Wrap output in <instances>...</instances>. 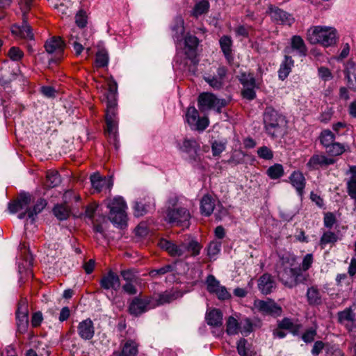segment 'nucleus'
<instances>
[{
  "label": "nucleus",
  "mask_w": 356,
  "mask_h": 356,
  "mask_svg": "<svg viewBox=\"0 0 356 356\" xmlns=\"http://www.w3.org/2000/svg\"><path fill=\"white\" fill-rule=\"evenodd\" d=\"M281 266L277 270L280 281L286 286L292 288L299 283L307 281V275L301 269L295 267L296 257L292 254H285L281 257Z\"/></svg>",
  "instance_id": "f257e3e1"
},
{
  "label": "nucleus",
  "mask_w": 356,
  "mask_h": 356,
  "mask_svg": "<svg viewBox=\"0 0 356 356\" xmlns=\"http://www.w3.org/2000/svg\"><path fill=\"white\" fill-rule=\"evenodd\" d=\"M31 202V195L28 192L22 191L16 200L8 203V211L10 213L19 212L17 216L19 219L27 217L31 220H34L35 216L44 209V203L41 198L33 207H30Z\"/></svg>",
  "instance_id": "f03ea898"
},
{
  "label": "nucleus",
  "mask_w": 356,
  "mask_h": 356,
  "mask_svg": "<svg viewBox=\"0 0 356 356\" xmlns=\"http://www.w3.org/2000/svg\"><path fill=\"white\" fill-rule=\"evenodd\" d=\"M116 93H117V84L115 82L109 83L108 92L106 95V132L110 140V142L113 143L115 148L117 145V129L118 123L115 120L116 115Z\"/></svg>",
  "instance_id": "7ed1b4c3"
},
{
  "label": "nucleus",
  "mask_w": 356,
  "mask_h": 356,
  "mask_svg": "<svg viewBox=\"0 0 356 356\" xmlns=\"http://www.w3.org/2000/svg\"><path fill=\"white\" fill-rule=\"evenodd\" d=\"M266 132L273 138L284 136L286 131L285 117L272 107H267L264 114Z\"/></svg>",
  "instance_id": "20e7f679"
},
{
  "label": "nucleus",
  "mask_w": 356,
  "mask_h": 356,
  "mask_svg": "<svg viewBox=\"0 0 356 356\" xmlns=\"http://www.w3.org/2000/svg\"><path fill=\"white\" fill-rule=\"evenodd\" d=\"M307 39L312 44L328 47L337 43V31L332 26H314L307 30Z\"/></svg>",
  "instance_id": "39448f33"
},
{
  "label": "nucleus",
  "mask_w": 356,
  "mask_h": 356,
  "mask_svg": "<svg viewBox=\"0 0 356 356\" xmlns=\"http://www.w3.org/2000/svg\"><path fill=\"white\" fill-rule=\"evenodd\" d=\"M65 43L60 36H52L46 41V60L48 67L53 69L63 59Z\"/></svg>",
  "instance_id": "423d86ee"
},
{
  "label": "nucleus",
  "mask_w": 356,
  "mask_h": 356,
  "mask_svg": "<svg viewBox=\"0 0 356 356\" xmlns=\"http://www.w3.org/2000/svg\"><path fill=\"white\" fill-rule=\"evenodd\" d=\"M178 199L177 197L169 200V204L173 208L169 207L167 210V219L174 225L183 227H188L191 218L189 211L182 207H177Z\"/></svg>",
  "instance_id": "0eeeda50"
},
{
  "label": "nucleus",
  "mask_w": 356,
  "mask_h": 356,
  "mask_svg": "<svg viewBox=\"0 0 356 356\" xmlns=\"http://www.w3.org/2000/svg\"><path fill=\"white\" fill-rule=\"evenodd\" d=\"M106 206L110 210L108 218L114 225L120 227L126 225L127 207L122 197H116L108 200Z\"/></svg>",
  "instance_id": "6e6552de"
},
{
  "label": "nucleus",
  "mask_w": 356,
  "mask_h": 356,
  "mask_svg": "<svg viewBox=\"0 0 356 356\" xmlns=\"http://www.w3.org/2000/svg\"><path fill=\"white\" fill-rule=\"evenodd\" d=\"M197 104L201 111L214 109L220 113L221 108L227 105V102L225 99H218L211 92H202L198 97Z\"/></svg>",
  "instance_id": "1a4fd4ad"
},
{
  "label": "nucleus",
  "mask_w": 356,
  "mask_h": 356,
  "mask_svg": "<svg viewBox=\"0 0 356 356\" xmlns=\"http://www.w3.org/2000/svg\"><path fill=\"white\" fill-rule=\"evenodd\" d=\"M11 32L16 36L30 40L27 45L28 51L30 53H33L35 51V49L33 48V46L35 45L33 41V33H32L31 26L27 22L26 17L22 18L21 25H13L11 28Z\"/></svg>",
  "instance_id": "9d476101"
},
{
  "label": "nucleus",
  "mask_w": 356,
  "mask_h": 356,
  "mask_svg": "<svg viewBox=\"0 0 356 356\" xmlns=\"http://www.w3.org/2000/svg\"><path fill=\"white\" fill-rule=\"evenodd\" d=\"M186 121L191 129L200 131H204L209 124L208 118H200L199 113L194 106H190L187 108Z\"/></svg>",
  "instance_id": "9b49d317"
},
{
  "label": "nucleus",
  "mask_w": 356,
  "mask_h": 356,
  "mask_svg": "<svg viewBox=\"0 0 356 356\" xmlns=\"http://www.w3.org/2000/svg\"><path fill=\"white\" fill-rule=\"evenodd\" d=\"M254 307L263 315L279 316L282 313V307L272 299H267L266 300H255L254 301Z\"/></svg>",
  "instance_id": "f8f14e48"
},
{
  "label": "nucleus",
  "mask_w": 356,
  "mask_h": 356,
  "mask_svg": "<svg viewBox=\"0 0 356 356\" xmlns=\"http://www.w3.org/2000/svg\"><path fill=\"white\" fill-rule=\"evenodd\" d=\"M18 259L22 261L18 262L19 273L24 271L28 275H31V268L33 266V258L30 253L29 248L26 243H21L19 245Z\"/></svg>",
  "instance_id": "ddd939ff"
},
{
  "label": "nucleus",
  "mask_w": 356,
  "mask_h": 356,
  "mask_svg": "<svg viewBox=\"0 0 356 356\" xmlns=\"http://www.w3.org/2000/svg\"><path fill=\"white\" fill-rule=\"evenodd\" d=\"M307 47L305 41L300 35H293L290 39L289 46L286 47L284 49V53L290 56H298L300 57H305L307 54Z\"/></svg>",
  "instance_id": "4468645a"
},
{
  "label": "nucleus",
  "mask_w": 356,
  "mask_h": 356,
  "mask_svg": "<svg viewBox=\"0 0 356 356\" xmlns=\"http://www.w3.org/2000/svg\"><path fill=\"white\" fill-rule=\"evenodd\" d=\"M206 284L207 291L210 293L216 294L219 300H227L231 297L226 287L222 286L213 275L207 276Z\"/></svg>",
  "instance_id": "2eb2a0df"
},
{
  "label": "nucleus",
  "mask_w": 356,
  "mask_h": 356,
  "mask_svg": "<svg viewBox=\"0 0 356 356\" xmlns=\"http://www.w3.org/2000/svg\"><path fill=\"white\" fill-rule=\"evenodd\" d=\"M16 321L18 331L21 333L25 332L29 325L28 302L26 299L21 300L18 303Z\"/></svg>",
  "instance_id": "dca6fc26"
},
{
  "label": "nucleus",
  "mask_w": 356,
  "mask_h": 356,
  "mask_svg": "<svg viewBox=\"0 0 356 356\" xmlns=\"http://www.w3.org/2000/svg\"><path fill=\"white\" fill-rule=\"evenodd\" d=\"M338 319L350 331H356V304L338 312Z\"/></svg>",
  "instance_id": "f3484780"
},
{
  "label": "nucleus",
  "mask_w": 356,
  "mask_h": 356,
  "mask_svg": "<svg viewBox=\"0 0 356 356\" xmlns=\"http://www.w3.org/2000/svg\"><path fill=\"white\" fill-rule=\"evenodd\" d=\"M159 245L161 248L168 252L171 257L184 258L183 241L176 243L171 241L161 239L159 243Z\"/></svg>",
  "instance_id": "a211bd4d"
},
{
  "label": "nucleus",
  "mask_w": 356,
  "mask_h": 356,
  "mask_svg": "<svg viewBox=\"0 0 356 356\" xmlns=\"http://www.w3.org/2000/svg\"><path fill=\"white\" fill-rule=\"evenodd\" d=\"M335 163L332 158L327 157L324 154H316L311 156L307 163V167L310 170H316L320 168H324Z\"/></svg>",
  "instance_id": "6ab92c4d"
},
{
  "label": "nucleus",
  "mask_w": 356,
  "mask_h": 356,
  "mask_svg": "<svg viewBox=\"0 0 356 356\" xmlns=\"http://www.w3.org/2000/svg\"><path fill=\"white\" fill-rule=\"evenodd\" d=\"M227 70L224 66L217 69V76L208 74L204 76V80L213 89L219 90L223 85V80L226 76Z\"/></svg>",
  "instance_id": "aec40b11"
},
{
  "label": "nucleus",
  "mask_w": 356,
  "mask_h": 356,
  "mask_svg": "<svg viewBox=\"0 0 356 356\" xmlns=\"http://www.w3.org/2000/svg\"><path fill=\"white\" fill-rule=\"evenodd\" d=\"M268 9L271 18L275 21L289 26H291L293 23V17L286 12L272 6H270Z\"/></svg>",
  "instance_id": "412c9836"
},
{
  "label": "nucleus",
  "mask_w": 356,
  "mask_h": 356,
  "mask_svg": "<svg viewBox=\"0 0 356 356\" xmlns=\"http://www.w3.org/2000/svg\"><path fill=\"white\" fill-rule=\"evenodd\" d=\"M90 181L92 188L96 190L97 192H100L104 188H106L110 191L113 186V181L111 177H102L99 174H94L91 175Z\"/></svg>",
  "instance_id": "4be33fe9"
},
{
  "label": "nucleus",
  "mask_w": 356,
  "mask_h": 356,
  "mask_svg": "<svg viewBox=\"0 0 356 356\" xmlns=\"http://www.w3.org/2000/svg\"><path fill=\"white\" fill-rule=\"evenodd\" d=\"M77 332L82 339H91L95 334V327L92 321L90 318H87L80 322L77 326Z\"/></svg>",
  "instance_id": "5701e85b"
},
{
  "label": "nucleus",
  "mask_w": 356,
  "mask_h": 356,
  "mask_svg": "<svg viewBox=\"0 0 356 356\" xmlns=\"http://www.w3.org/2000/svg\"><path fill=\"white\" fill-rule=\"evenodd\" d=\"M100 285L106 290L113 289L118 291L120 287L119 276L111 270L102 277L100 280Z\"/></svg>",
  "instance_id": "b1692460"
},
{
  "label": "nucleus",
  "mask_w": 356,
  "mask_h": 356,
  "mask_svg": "<svg viewBox=\"0 0 356 356\" xmlns=\"http://www.w3.org/2000/svg\"><path fill=\"white\" fill-rule=\"evenodd\" d=\"M183 245L184 248V258L197 256L202 248L197 241L190 236L183 241Z\"/></svg>",
  "instance_id": "393cba45"
},
{
  "label": "nucleus",
  "mask_w": 356,
  "mask_h": 356,
  "mask_svg": "<svg viewBox=\"0 0 356 356\" xmlns=\"http://www.w3.org/2000/svg\"><path fill=\"white\" fill-rule=\"evenodd\" d=\"M150 303L149 298H135L129 307V311L131 314L134 316H138L148 309V306Z\"/></svg>",
  "instance_id": "a878e982"
},
{
  "label": "nucleus",
  "mask_w": 356,
  "mask_h": 356,
  "mask_svg": "<svg viewBox=\"0 0 356 356\" xmlns=\"http://www.w3.org/2000/svg\"><path fill=\"white\" fill-rule=\"evenodd\" d=\"M258 288L261 293L268 295L276 288V283L270 274L266 273L259 277Z\"/></svg>",
  "instance_id": "bb28decb"
},
{
  "label": "nucleus",
  "mask_w": 356,
  "mask_h": 356,
  "mask_svg": "<svg viewBox=\"0 0 356 356\" xmlns=\"http://www.w3.org/2000/svg\"><path fill=\"white\" fill-rule=\"evenodd\" d=\"M344 74L348 87L356 90V64L351 60L348 61L346 64Z\"/></svg>",
  "instance_id": "cd10ccee"
},
{
  "label": "nucleus",
  "mask_w": 356,
  "mask_h": 356,
  "mask_svg": "<svg viewBox=\"0 0 356 356\" xmlns=\"http://www.w3.org/2000/svg\"><path fill=\"white\" fill-rule=\"evenodd\" d=\"M219 42L227 63L232 64L234 60V56L232 54V40L231 38L227 35H223L220 38Z\"/></svg>",
  "instance_id": "c85d7f7f"
},
{
  "label": "nucleus",
  "mask_w": 356,
  "mask_h": 356,
  "mask_svg": "<svg viewBox=\"0 0 356 356\" xmlns=\"http://www.w3.org/2000/svg\"><path fill=\"white\" fill-rule=\"evenodd\" d=\"M294 66V60L291 56L284 54V58L280 64L278 70V76L281 80H284L291 72L292 67Z\"/></svg>",
  "instance_id": "c756f323"
},
{
  "label": "nucleus",
  "mask_w": 356,
  "mask_h": 356,
  "mask_svg": "<svg viewBox=\"0 0 356 356\" xmlns=\"http://www.w3.org/2000/svg\"><path fill=\"white\" fill-rule=\"evenodd\" d=\"M289 178L291 184L296 189L298 195H302L306 183L303 174L299 171H295L291 175Z\"/></svg>",
  "instance_id": "7c9ffc66"
},
{
  "label": "nucleus",
  "mask_w": 356,
  "mask_h": 356,
  "mask_svg": "<svg viewBox=\"0 0 356 356\" xmlns=\"http://www.w3.org/2000/svg\"><path fill=\"white\" fill-rule=\"evenodd\" d=\"M307 300L310 305H319L322 304V291L317 286H311L307 291Z\"/></svg>",
  "instance_id": "2f4dec72"
},
{
  "label": "nucleus",
  "mask_w": 356,
  "mask_h": 356,
  "mask_svg": "<svg viewBox=\"0 0 356 356\" xmlns=\"http://www.w3.org/2000/svg\"><path fill=\"white\" fill-rule=\"evenodd\" d=\"M185 53L190 58H193L196 54V48L198 44V39L192 35H187L184 40Z\"/></svg>",
  "instance_id": "473e14b6"
},
{
  "label": "nucleus",
  "mask_w": 356,
  "mask_h": 356,
  "mask_svg": "<svg viewBox=\"0 0 356 356\" xmlns=\"http://www.w3.org/2000/svg\"><path fill=\"white\" fill-rule=\"evenodd\" d=\"M207 324L213 327H220L222 325V314L218 309H213L207 313Z\"/></svg>",
  "instance_id": "72a5a7b5"
},
{
  "label": "nucleus",
  "mask_w": 356,
  "mask_h": 356,
  "mask_svg": "<svg viewBox=\"0 0 356 356\" xmlns=\"http://www.w3.org/2000/svg\"><path fill=\"white\" fill-rule=\"evenodd\" d=\"M214 208V200L209 195H204L200 201V211L202 214L209 216L213 213Z\"/></svg>",
  "instance_id": "f704fd0d"
},
{
  "label": "nucleus",
  "mask_w": 356,
  "mask_h": 356,
  "mask_svg": "<svg viewBox=\"0 0 356 356\" xmlns=\"http://www.w3.org/2000/svg\"><path fill=\"white\" fill-rule=\"evenodd\" d=\"M137 353V343L134 341L128 340L123 346L121 353H115L114 356H136Z\"/></svg>",
  "instance_id": "c9c22d12"
},
{
  "label": "nucleus",
  "mask_w": 356,
  "mask_h": 356,
  "mask_svg": "<svg viewBox=\"0 0 356 356\" xmlns=\"http://www.w3.org/2000/svg\"><path fill=\"white\" fill-rule=\"evenodd\" d=\"M60 177L56 170H49L46 172V188H54L59 185Z\"/></svg>",
  "instance_id": "e433bc0d"
},
{
  "label": "nucleus",
  "mask_w": 356,
  "mask_h": 356,
  "mask_svg": "<svg viewBox=\"0 0 356 356\" xmlns=\"http://www.w3.org/2000/svg\"><path fill=\"white\" fill-rule=\"evenodd\" d=\"M70 213L71 211L70 208L65 204H57L53 209L54 215L59 220H67L69 218Z\"/></svg>",
  "instance_id": "4c0bfd02"
},
{
  "label": "nucleus",
  "mask_w": 356,
  "mask_h": 356,
  "mask_svg": "<svg viewBox=\"0 0 356 356\" xmlns=\"http://www.w3.org/2000/svg\"><path fill=\"white\" fill-rule=\"evenodd\" d=\"M108 54L104 48H99L96 53L95 65L97 67H104L108 65Z\"/></svg>",
  "instance_id": "58836bf2"
},
{
  "label": "nucleus",
  "mask_w": 356,
  "mask_h": 356,
  "mask_svg": "<svg viewBox=\"0 0 356 356\" xmlns=\"http://www.w3.org/2000/svg\"><path fill=\"white\" fill-rule=\"evenodd\" d=\"M222 243L218 241H212L209 243L207 247V255L210 260H215L216 256L221 250Z\"/></svg>",
  "instance_id": "ea45409f"
},
{
  "label": "nucleus",
  "mask_w": 356,
  "mask_h": 356,
  "mask_svg": "<svg viewBox=\"0 0 356 356\" xmlns=\"http://www.w3.org/2000/svg\"><path fill=\"white\" fill-rule=\"evenodd\" d=\"M172 31L175 32L173 37L175 40L180 41L184 33V20L181 17H177L175 21V25L172 26Z\"/></svg>",
  "instance_id": "a19ab883"
},
{
  "label": "nucleus",
  "mask_w": 356,
  "mask_h": 356,
  "mask_svg": "<svg viewBox=\"0 0 356 356\" xmlns=\"http://www.w3.org/2000/svg\"><path fill=\"white\" fill-rule=\"evenodd\" d=\"M335 136L334 134L329 129L323 130L320 136L321 143L325 147H328L330 145L334 142Z\"/></svg>",
  "instance_id": "79ce46f5"
},
{
  "label": "nucleus",
  "mask_w": 356,
  "mask_h": 356,
  "mask_svg": "<svg viewBox=\"0 0 356 356\" xmlns=\"http://www.w3.org/2000/svg\"><path fill=\"white\" fill-rule=\"evenodd\" d=\"M199 148V144L196 141V140L193 138H185L183 141V144L181 147V149L187 153L190 152H196L197 149Z\"/></svg>",
  "instance_id": "37998d69"
},
{
  "label": "nucleus",
  "mask_w": 356,
  "mask_h": 356,
  "mask_svg": "<svg viewBox=\"0 0 356 356\" xmlns=\"http://www.w3.org/2000/svg\"><path fill=\"white\" fill-rule=\"evenodd\" d=\"M226 332L228 334L233 335L238 332L240 326L238 321L233 316H229L226 322Z\"/></svg>",
  "instance_id": "c03bdc74"
},
{
  "label": "nucleus",
  "mask_w": 356,
  "mask_h": 356,
  "mask_svg": "<svg viewBox=\"0 0 356 356\" xmlns=\"http://www.w3.org/2000/svg\"><path fill=\"white\" fill-rule=\"evenodd\" d=\"M209 8V1L207 0L201 1L197 3L193 10V15L197 17L198 16L206 13Z\"/></svg>",
  "instance_id": "a18cd8bd"
},
{
  "label": "nucleus",
  "mask_w": 356,
  "mask_h": 356,
  "mask_svg": "<svg viewBox=\"0 0 356 356\" xmlns=\"http://www.w3.org/2000/svg\"><path fill=\"white\" fill-rule=\"evenodd\" d=\"M237 351L241 356H252L250 346L245 339H241L237 343Z\"/></svg>",
  "instance_id": "49530a36"
},
{
  "label": "nucleus",
  "mask_w": 356,
  "mask_h": 356,
  "mask_svg": "<svg viewBox=\"0 0 356 356\" xmlns=\"http://www.w3.org/2000/svg\"><path fill=\"white\" fill-rule=\"evenodd\" d=\"M284 174V169L282 165L275 164L270 166L267 170V175L273 179L281 177Z\"/></svg>",
  "instance_id": "de8ad7c7"
},
{
  "label": "nucleus",
  "mask_w": 356,
  "mask_h": 356,
  "mask_svg": "<svg viewBox=\"0 0 356 356\" xmlns=\"http://www.w3.org/2000/svg\"><path fill=\"white\" fill-rule=\"evenodd\" d=\"M75 23L81 29L86 26L88 24V15L85 10H79L75 15Z\"/></svg>",
  "instance_id": "09e8293b"
},
{
  "label": "nucleus",
  "mask_w": 356,
  "mask_h": 356,
  "mask_svg": "<svg viewBox=\"0 0 356 356\" xmlns=\"http://www.w3.org/2000/svg\"><path fill=\"white\" fill-rule=\"evenodd\" d=\"M347 192L348 195L355 200L356 205V176H351L347 182Z\"/></svg>",
  "instance_id": "8fccbe9b"
},
{
  "label": "nucleus",
  "mask_w": 356,
  "mask_h": 356,
  "mask_svg": "<svg viewBox=\"0 0 356 356\" xmlns=\"http://www.w3.org/2000/svg\"><path fill=\"white\" fill-rule=\"evenodd\" d=\"M327 152L332 156H339L345 152V147L339 143H332L326 148Z\"/></svg>",
  "instance_id": "3c124183"
},
{
  "label": "nucleus",
  "mask_w": 356,
  "mask_h": 356,
  "mask_svg": "<svg viewBox=\"0 0 356 356\" xmlns=\"http://www.w3.org/2000/svg\"><path fill=\"white\" fill-rule=\"evenodd\" d=\"M280 327L284 330H288L291 332L296 333L298 330V327L295 325L292 321L288 318H284L278 324Z\"/></svg>",
  "instance_id": "603ef678"
},
{
  "label": "nucleus",
  "mask_w": 356,
  "mask_h": 356,
  "mask_svg": "<svg viewBox=\"0 0 356 356\" xmlns=\"http://www.w3.org/2000/svg\"><path fill=\"white\" fill-rule=\"evenodd\" d=\"M338 240V236L336 234L332 232H325L320 240V243L321 245H325L328 243H334Z\"/></svg>",
  "instance_id": "864d4df0"
},
{
  "label": "nucleus",
  "mask_w": 356,
  "mask_h": 356,
  "mask_svg": "<svg viewBox=\"0 0 356 356\" xmlns=\"http://www.w3.org/2000/svg\"><path fill=\"white\" fill-rule=\"evenodd\" d=\"M177 296L175 293L171 291H165L163 293L159 295V298L157 300L159 305H163L165 303H169L171 301L176 299Z\"/></svg>",
  "instance_id": "5fc2aeb1"
},
{
  "label": "nucleus",
  "mask_w": 356,
  "mask_h": 356,
  "mask_svg": "<svg viewBox=\"0 0 356 356\" xmlns=\"http://www.w3.org/2000/svg\"><path fill=\"white\" fill-rule=\"evenodd\" d=\"M258 156L265 160H270L273 157L272 150L266 146H263L257 150Z\"/></svg>",
  "instance_id": "6e6d98bb"
},
{
  "label": "nucleus",
  "mask_w": 356,
  "mask_h": 356,
  "mask_svg": "<svg viewBox=\"0 0 356 356\" xmlns=\"http://www.w3.org/2000/svg\"><path fill=\"white\" fill-rule=\"evenodd\" d=\"M240 81L244 88L255 87V79L251 74H243L240 78Z\"/></svg>",
  "instance_id": "4d7b16f0"
},
{
  "label": "nucleus",
  "mask_w": 356,
  "mask_h": 356,
  "mask_svg": "<svg viewBox=\"0 0 356 356\" xmlns=\"http://www.w3.org/2000/svg\"><path fill=\"white\" fill-rule=\"evenodd\" d=\"M313 262H314L313 255L312 254H307L304 257L302 264H301V266L299 268L300 269H301V272L303 273V271H307V270H309L311 268Z\"/></svg>",
  "instance_id": "13d9d810"
},
{
  "label": "nucleus",
  "mask_w": 356,
  "mask_h": 356,
  "mask_svg": "<svg viewBox=\"0 0 356 356\" xmlns=\"http://www.w3.org/2000/svg\"><path fill=\"white\" fill-rule=\"evenodd\" d=\"M225 149V143L222 141L215 140L211 145L213 156L220 155Z\"/></svg>",
  "instance_id": "bf43d9fd"
},
{
  "label": "nucleus",
  "mask_w": 356,
  "mask_h": 356,
  "mask_svg": "<svg viewBox=\"0 0 356 356\" xmlns=\"http://www.w3.org/2000/svg\"><path fill=\"white\" fill-rule=\"evenodd\" d=\"M20 10L22 13V17H26V14L33 6L32 0H21L19 3Z\"/></svg>",
  "instance_id": "052dcab7"
},
{
  "label": "nucleus",
  "mask_w": 356,
  "mask_h": 356,
  "mask_svg": "<svg viewBox=\"0 0 356 356\" xmlns=\"http://www.w3.org/2000/svg\"><path fill=\"white\" fill-rule=\"evenodd\" d=\"M337 219L333 213L327 212L324 215V225L327 228H332L336 223Z\"/></svg>",
  "instance_id": "680f3d73"
},
{
  "label": "nucleus",
  "mask_w": 356,
  "mask_h": 356,
  "mask_svg": "<svg viewBox=\"0 0 356 356\" xmlns=\"http://www.w3.org/2000/svg\"><path fill=\"white\" fill-rule=\"evenodd\" d=\"M8 55L13 60L17 61L23 57V52L18 47H13L10 48Z\"/></svg>",
  "instance_id": "e2e57ef3"
},
{
  "label": "nucleus",
  "mask_w": 356,
  "mask_h": 356,
  "mask_svg": "<svg viewBox=\"0 0 356 356\" xmlns=\"http://www.w3.org/2000/svg\"><path fill=\"white\" fill-rule=\"evenodd\" d=\"M147 211V205L142 202H136L134 205V214L136 216H142Z\"/></svg>",
  "instance_id": "0e129e2a"
},
{
  "label": "nucleus",
  "mask_w": 356,
  "mask_h": 356,
  "mask_svg": "<svg viewBox=\"0 0 356 356\" xmlns=\"http://www.w3.org/2000/svg\"><path fill=\"white\" fill-rule=\"evenodd\" d=\"M172 266L170 265L165 266L159 269H154L150 271L149 275L152 277H156L157 275H164L168 272L172 270Z\"/></svg>",
  "instance_id": "69168bd1"
},
{
  "label": "nucleus",
  "mask_w": 356,
  "mask_h": 356,
  "mask_svg": "<svg viewBox=\"0 0 356 356\" xmlns=\"http://www.w3.org/2000/svg\"><path fill=\"white\" fill-rule=\"evenodd\" d=\"M255 87H248L244 88V89L242 90V95L244 98L252 100L254 99L256 94L254 91Z\"/></svg>",
  "instance_id": "338daca9"
},
{
  "label": "nucleus",
  "mask_w": 356,
  "mask_h": 356,
  "mask_svg": "<svg viewBox=\"0 0 356 356\" xmlns=\"http://www.w3.org/2000/svg\"><path fill=\"white\" fill-rule=\"evenodd\" d=\"M43 320V316L41 312H35L31 318V325L33 327H37L40 325Z\"/></svg>",
  "instance_id": "774afa93"
}]
</instances>
